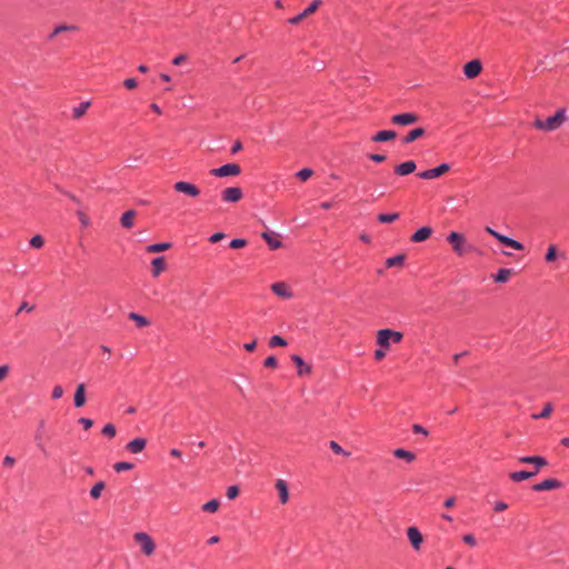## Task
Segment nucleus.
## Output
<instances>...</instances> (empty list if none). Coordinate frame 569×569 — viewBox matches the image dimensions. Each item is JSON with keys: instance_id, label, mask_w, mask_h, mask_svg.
Wrapping results in <instances>:
<instances>
[{"instance_id": "nucleus-1", "label": "nucleus", "mask_w": 569, "mask_h": 569, "mask_svg": "<svg viewBox=\"0 0 569 569\" xmlns=\"http://www.w3.org/2000/svg\"><path fill=\"white\" fill-rule=\"evenodd\" d=\"M568 120L566 108H559L553 116L546 119L536 118L533 127L545 132L559 129Z\"/></svg>"}, {"instance_id": "nucleus-2", "label": "nucleus", "mask_w": 569, "mask_h": 569, "mask_svg": "<svg viewBox=\"0 0 569 569\" xmlns=\"http://www.w3.org/2000/svg\"><path fill=\"white\" fill-rule=\"evenodd\" d=\"M447 241L451 244L452 250L460 257L473 249V247L467 242L465 236L457 231H451L447 236Z\"/></svg>"}, {"instance_id": "nucleus-3", "label": "nucleus", "mask_w": 569, "mask_h": 569, "mask_svg": "<svg viewBox=\"0 0 569 569\" xmlns=\"http://www.w3.org/2000/svg\"><path fill=\"white\" fill-rule=\"evenodd\" d=\"M133 540L140 546L141 552L144 556L150 557L154 553L156 542L149 533L143 531L136 532Z\"/></svg>"}, {"instance_id": "nucleus-4", "label": "nucleus", "mask_w": 569, "mask_h": 569, "mask_svg": "<svg viewBox=\"0 0 569 569\" xmlns=\"http://www.w3.org/2000/svg\"><path fill=\"white\" fill-rule=\"evenodd\" d=\"M241 172V167L238 163H227L219 168L210 170V174L214 177H229L238 176Z\"/></svg>"}, {"instance_id": "nucleus-5", "label": "nucleus", "mask_w": 569, "mask_h": 569, "mask_svg": "<svg viewBox=\"0 0 569 569\" xmlns=\"http://www.w3.org/2000/svg\"><path fill=\"white\" fill-rule=\"evenodd\" d=\"M173 190L190 198H197L201 192L196 184L187 181H177L173 184Z\"/></svg>"}, {"instance_id": "nucleus-6", "label": "nucleus", "mask_w": 569, "mask_h": 569, "mask_svg": "<svg viewBox=\"0 0 569 569\" xmlns=\"http://www.w3.org/2000/svg\"><path fill=\"white\" fill-rule=\"evenodd\" d=\"M419 120L418 114L413 112H406V113H399L395 114L390 118V121L392 124L396 126H410L416 123Z\"/></svg>"}, {"instance_id": "nucleus-7", "label": "nucleus", "mask_w": 569, "mask_h": 569, "mask_svg": "<svg viewBox=\"0 0 569 569\" xmlns=\"http://www.w3.org/2000/svg\"><path fill=\"white\" fill-rule=\"evenodd\" d=\"M243 192L240 187H228L221 192V199L224 202H238L242 199Z\"/></svg>"}, {"instance_id": "nucleus-8", "label": "nucleus", "mask_w": 569, "mask_h": 569, "mask_svg": "<svg viewBox=\"0 0 569 569\" xmlns=\"http://www.w3.org/2000/svg\"><path fill=\"white\" fill-rule=\"evenodd\" d=\"M449 169H450V167L448 163H441L440 166H438L436 168L419 172L418 177L421 179H425V180H430V179H435V178L442 176Z\"/></svg>"}, {"instance_id": "nucleus-9", "label": "nucleus", "mask_w": 569, "mask_h": 569, "mask_svg": "<svg viewBox=\"0 0 569 569\" xmlns=\"http://www.w3.org/2000/svg\"><path fill=\"white\" fill-rule=\"evenodd\" d=\"M481 70H482V64H481L480 60H478V59H473V60L467 62L463 67V73H465L466 78H468V79L476 78L477 76L480 74Z\"/></svg>"}, {"instance_id": "nucleus-10", "label": "nucleus", "mask_w": 569, "mask_h": 569, "mask_svg": "<svg viewBox=\"0 0 569 569\" xmlns=\"http://www.w3.org/2000/svg\"><path fill=\"white\" fill-rule=\"evenodd\" d=\"M407 538L416 551L420 550L423 538L417 527H409L407 529Z\"/></svg>"}, {"instance_id": "nucleus-11", "label": "nucleus", "mask_w": 569, "mask_h": 569, "mask_svg": "<svg viewBox=\"0 0 569 569\" xmlns=\"http://www.w3.org/2000/svg\"><path fill=\"white\" fill-rule=\"evenodd\" d=\"M519 462L533 465L537 473L539 470L548 465V461L545 457L541 456H522L519 458Z\"/></svg>"}, {"instance_id": "nucleus-12", "label": "nucleus", "mask_w": 569, "mask_h": 569, "mask_svg": "<svg viewBox=\"0 0 569 569\" xmlns=\"http://www.w3.org/2000/svg\"><path fill=\"white\" fill-rule=\"evenodd\" d=\"M562 486V483L553 478L545 479L543 481L536 483L532 486L533 491H547V490H553L558 489Z\"/></svg>"}, {"instance_id": "nucleus-13", "label": "nucleus", "mask_w": 569, "mask_h": 569, "mask_svg": "<svg viewBox=\"0 0 569 569\" xmlns=\"http://www.w3.org/2000/svg\"><path fill=\"white\" fill-rule=\"evenodd\" d=\"M291 361L298 367V376L302 377L311 372V366L306 363L299 355H291Z\"/></svg>"}, {"instance_id": "nucleus-14", "label": "nucleus", "mask_w": 569, "mask_h": 569, "mask_svg": "<svg viewBox=\"0 0 569 569\" xmlns=\"http://www.w3.org/2000/svg\"><path fill=\"white\" fill-rule=\"evenodd\" d=\"M147 440L144 438H134L131 441H129L126 446V449L130 453H140L146 448Z\"/></svg>"}, {"instance_id": "nucleus-15", "label": "nucleus", "mask_w": 569, "mask_h": 569, "mask_svg": "<svg viewBox=\"0 0 569 569\" xmlns=\"http://www.w3.org/2000/svg\"><path fill=\"white\" fill-rule=\"evenodd\" d=\"M166 260L163 257H156L151 260V274L158 278L166 270Z\"/></svg>"}, {"instance_id": "nucleus-16", "label": "nucleus", "mask_w": 569, "mask_h": 569, "mask_svg": "<svg viewBox=\"0 0 569 569\" xmlns=\"http://www.w3.org/2000/svg\"><path fill=\"white\" fill-rule=\"evenodd\" d=\"M416 162L413 160H408L406 162L398 164L395 168V173L398 176H408L416 170Z\"/></svg>"}, {"instance_id": "nucleus-17", "label": "nucleus", "mask_w": 569, "mask_h": 569, "mask_svg": "<svg viewBox=\"0 0 569 569\" xmlns=\"http://www.w3.org/2000/svg\"><path fill=\"white\" fill-rule=\"evenodd\" d=\"M262 238L271 250H276L282 247V242L279 239V234L274 232H263Z\"/></svg>"}, {"instance_id": "nucleus-18", "label": "nucleus", "mask_w": 569, "mask_h": 569, "mask_svg": "<svg viewBox=\"0 0 569 569\" xmlns=\"http://www.w3.org/2000/svg\"><path fill=\"white\" fill-rule=\"evenodd\" d=\"M271 290L274 295L281 298H291L292 292L284 282H274L271 284Z\"/></svg>"}, {"instance_id": "nucleus-19", "label": "nucleus", "mask_w": 569, "mask_h": 569, "mask_svg": "<svg viewBox=\"0 0 569 569\" xmlns=\"http://www.w3.org/2000/svg\"><path fill=\"white\" fill-rule=\"evenodd\" d=\"M390 329H381L377 332V343L382 349H389L391 343Z\"/></svg>"}, {"instance_id": "nucleus-20", "label": "nucleus", "mask_w": 569, "mask_h": 569, "mask_svg": "<svg viewBox=\"0 0 569 569\" xmlns=\"http://www.w3.org/2000/svg\"><path fill=\"white\" fill-rule=\"evenodd\" d=\"M274 487H276V489H277V491L279 493L280 502L282 505L287 503L288 499H289V492H288V485H287L286 480L278 479L276 481Z\"/></svg>"}, {"instance_id": "nucleus-21", "label": "nucleus", "mask_w": 569, "mask_h": 569, "mask_svg": "<svg viewBox=\"0 0 569 569\" xmlns=\"http://www.w3.org/2000/svg\"><path fill=\"white\" fill-rule=\"evenodd\" d=\"M86 403V387L84 383L78 385L74 397H73V405L76 408H81Z\"/></svg>"}, {"instance_id": "nucleus-22", "label": "nucleus", "mask_w": 569, "mask_h": 569, "mask_svg": "<svg viewBox=\"0 0 569 569\" xmlns=\"http://www.w3.org/2000/svg\"><path fill=\"white\" fill-rule=\"evenodd\" d=\"M431 233L432 229L430 227H422L411 234L410 240L412 242H422L427 240Z\"/></svg>"}, {"instance_id": "nucleus-23", "label": "nucleus", "mask_w": 569, "mask_h": 569, "mask_svg": "<svg viewBox=\"0 0 569 569\" xmlns=\"http://www.w3.org/2000/svg\"><path fill=\"white\" fill-rule=\"evenodd\" d=\"M536 475H537V470H533V471L520 470V471L510 472L509 478L515 482H520V481L527 480L531 477H535Z\"/></svg>"}, {"instance_id": "nucleus-24", "label": "nucleus", "mask_w": 569, "mask_h": 569, "mask_svg": "<svg viewBox=\"0 0 569 569\" xmlns=\"http://www.w3.org/2000/svg\"><path fill=\"white\" fill-rule=\"evenodd\" d=\"M396 132L393 130H381L378 131L375 136L371 137L373 142H386L396 138Z\"/></svg>"}, {"instance_id": "nucleus-25", "label": "nucleus", "mask_w": 569, "mask_h": 569, "mask_svg": "<svg viewBox=\"0 0 569 569\" xmlns=\"http://www.w3.org/2000/svg\"><path fill=\"white\" fill-rule=\"evenodd\" d=\"M425 134V129L423 128H415L412 130H410L403 138H402V142L405 144H409L413 141H416L417 139L421 138L422 136Z\"/></svg>"}, {"instance_id": "nucleus-26", "label": "nucleus", "mask_w": 569, "mask_h": 569, "mask_svg": "<svg viewBox=\"0 0 569 569\" xmlns=\"http://www.w3.org/2000/svg\"><path fill=\"white\" fill-rule=\"evenodd\" d=\"M393 456L398 459H403L407 462H412L416 459V455L403 448H397L393 450Z\"/></svg>"}, {"instance_id": "nucleus-27", "label": "nucleus", "mask_w": 569, "mask_h": 569, "mask_svg": "<svg viewBox=\"0 0 569 569\" xmlns=\"http://www.w3.org/2000/svg\"><path fill=\"white\" fill-rule=\"evenodd\" d=\"M498 241H500L505 246L510 247V248H512L515 250H522L523 249V244L521 242H519L518 240H515V239H512L510 237H507L505 234H501L500 237H498Z\"/></svg>"}, {"instance_id": "nucleus-28", "label": "nucleus", "mask_w": 569, "mask_h": 569, "mask_svg": "<svg viewBox=\"0 0 569 569\" xmlns=\"http://www.w3.org/2000/svg\"><path fill=\"white\" fill-rule=\"evenodd\" d=\"M137 212L134 210H128L121 216V226L126 229H130L133 227V219Z\"/></svg>"}, {"instance_id": "nucleus-29", "label": "nucleus", "mask_w": 569, "mask_h": 569, "mask_svg": "<svg viewBox=\"0 0 569 569\" xmlns=\"http://www.w3.org/2000/svg\"><path fill=\"white\" fill-rule=\"evenodd\" d=\"M169 248H171V243L170 242H159V243H153V244L147 246L146 251L148 253H156V252L166 251Z\"/></svg>"}, {"instance_id": "nucleus-30", "label": "nucleus", "mask_w": 569, "mask_h": 569, "mask_svg": "<svg viewBox=\"0 0 569 569\" xmlns=\"http://www.w3.org/2000/svg\"><path fill=\"white\" fill-rule=\"evenodd\" d=\"M89 107H90L89 101H83V102L79 103L77 107H74L72 109V117L74 119L81 118L87 112Z\"/></svg>"}, {"instance_id": "nucleus-31", "label": "nucleus", "mask_w": 569, "mask_h": 569, "mask_svg": "<svg viewBox=\"0 0 569 569\" xmlns=\"http://www.w3.org/2000/svg\"><path fill=\"white\" fill-rule=\"evenodd\" d=\"M403 262H405V254H397L393 257H389L386 260V266L388 268L400 267L403 264Z\"/></svg>"}, {"instance_id": "nucleus-32", "label": "nucleus", "mask_w": 569, "mask_h": 569, "mask_svg": "<svg viewBox=\"0 0 569 569\" xmlns=\"http://www.w3.org/2000/svg\"><path fill=\"white\" fill-rule=\"evenodd\" d=\"M129 319L133 320L139 328L147 327L150 323V321L146 317L136 312H130Z\"/></svg>"}, {"instance_id": "nucleus-33", "label": "nucleus", "mask_w": 569, "mask_h": 569, "mask_svg": "<svg viewBox=\"0 0 569 569\" xmlns=\"http://www.w3.org/2000/svg\"><path fill=\"white\" fill-rule=\"evenodd\" d=\"M511 274V270L507 268H501L498 270V272L493 276V279L496 282H507L509 277Z\"/></svg>"}, {"instance_id": "nucleus-34", "label": "nucleus", "mask_w": 569, "mask_h": 569, "mask_svg": "<svg viewBox=\"0 0 569 569\" xmlns=\"http://www.w3.org/2000/svg\"><path fill=\"white\" fill-rule=\"evenodd\" d=\"M106 483L103 481H98L91 489H90V497L92 499H99L101 497L102 490L104 489Z\"/></svg>"}, {"instance_id": "nucleus-35", "label": "nucleus", "mask_w": 569, "mask_h": 569, "mask_svg": "<svg viewBox=\"0 0 569 569\" xmlns=\"http://www.w3.org/2000/svg\"><path fill=\"white\" fill-rule=\"evenodd\" d=\"M551 412H552V406L550 403H546L543 409H542V411L539 412V413L531 415V418L533 420H539V419L548 418Z\"/></svg>"}, {"instance_id": "nucleus-36", "label": "nucleus", "mask_w": 569, "mask_h": 569, "mask_svg": "<svg viewBox=\"0 0 569 569\" xmlns=\"http://www.w3.org/2000/svg\"><path fill=\"white\" fill-rule=\"evenodd\" d=\"M399 218V213H380L378 216V221L381 223H391Z\"/></svg>"}, {"instance_id": "nucleus-37", "label": "nucleus", "mask_w": 569, "mask_h": 569, "mask_svg": "<svg viewBox=\"0 0 569 569\" xmlns=\"http://www.w3.org/2000/svg\"><path fill=\"white\" fill-rule=\"evenodd\" d=\"M286 346H287V341L281 336L274 335L269 339L270 348L286 347Z\"/></svg>"}, {"instance_id": "nucleus-38", "label": "nucleus", "mask_w": 569, "mask_h": 569, "mask_svg": "<svg viewBox=\"0 0 569 569\" xmlns=\"http://www.w3.org/2000/svg\"><path fill=\"white\" fill-rule=\"evenodd\" d=\"M219 500L211 499L202 506V510L207 512H216L219 509Z\"/></svg>"}, {"instance_id": "nucleus-39", "label": "nucleus", "mask_w": 569, "mask_h": 569, "mask_svg": "<svg viewBox=\"0 0 569 569\" xmlns=\"http://www.w3.org/2000/svg\"><path fill=\"white\" fill-rule=\"evenodd\" d=\"M329 448L336 453V455H342L348 457L350 453L346 451L337 441L331 440L329 442Z\"/></svg>"}, {"instance_id": "nucleus-40", "label": "nucleus", "mask_w": 569, "mask_h": 569, "mask_svg": "<svg viewBox=\"0 0 569 569\" xmlns=\"http://www.w3.org/2000/svg\"><path fill=\"white\" fill-rule=\"evenodd\" d=\"M556 258H557V248L555 244H550L547 249L545 260L547 262H552L556 260Z\"/></svg>"}, {"instance_id": "nucleus-41", "label": "nucleus", "mask_w": 569, "mask_h": 569, "mask_svg": "<svg viewBox=\"0 0 569 569\" xmlns=\"http://www.w3.org/2000/svg\"><path fill=\"white\" fill-rule=\"evenodd\" d=\"M132 468H133V465L131 462H127V461H120V462H117L113 465V469L117 472L131 470Z\"/></svg>"}, {"instance_id": "nucleus-42", "label": "nucleus", "mask_w": 569, "mask_h": 569, "mask_svg": "<svg viewBox=\"0 0 569 569\" xmlns=\"http://www.w3.org/2000/svg\"><path fill=\"white\" fill-rule=\"evenodd\" d=\"M29 243L32 248L40 249L43 247L44 240L40 234H36L30 239Z\"/></svg>"}, {"instance_id": "nucleus-43", "label": "nucleus", "mask_w": 569, "mask_h": 569, "mask_svg": "<svg viewBox=\"0 0 569 569\" xmlns=\"http://www.w3.org/2000/svg\"><path fill=\"white\" fill-rule=\"evenodd\" d=\"M102 435L108 437V438H113L117 433V430H116V427L112 425V423H107L102 430H101Z\"/></svg>"}, {"instance_id": "nucleus-44", "label": "nucleus", "mask_w": 569, "mask_h": 569, "mask_svg": "<svg viewBox=\"0 0 569 569\" xmlns=\"http://www.w3.org/2000/svg\"><path fill=\"white\" fill-rule=\"evenodd\" d=\"M321 4V0H313L303 11L302 13L305 14V17L313 13L318 8L319 6Z\"/></svg>"}, {"instance_id": "nucleus-45", "label": "nucleus", "mask_w": 569, "mask_h": 569, "mask_svg": "<svg viewBox=\"0 0 569 569\" xmlns=\"http://www.w3.org/2000/svg\"><path fill=\"white\" fill-rule=\"evenodd\" d=\"M297 178L301 181H307L312 176V170L309 168H303L297 172Z\"/></svg>"}, {"instance_id": "nucleus-46", "label": "nucleus", "mask_w": 569, "mask_h": 569, "mask_svg": "<svg viewBox=\"0 0 569 569\" xmlns=\"http://www.w3.org/2000/svg\"><path fill=\"white\" fill-rule=\"evenodd\" d=\"M246 244H247V241L244 239L237 238V239H232L230 241L229 247L231 249H239V248H243Z\"/></svg>"}, {"instance_id": "nucleus-47", "label": "nucleus", "mask_w": 569, "mask_h": 569, "mask_svg": "<svg viewBox=\"0 0 569 569\" xmlns=\"http://www.w3.org/2000/svg\"><path fill=\"white\" fill-rule=\"evenodd\" d=\"M57 28H58V31H60V33L66 32V31L76 32L79 30V27L76 24H60Z\"/></svg>"}, {"instance_id": "nucleus-48", "label": "nucleus", "mask_w": 569, "mask_h": 569, "mask_svg": "<svg viewBox=\"0 0 569 569\" xmlns=\"http://www.w3.org/2000/svg\"><path fill=\"white\" fill-rule=\"evenodd\" d=\"M63 396V388L60 385L53 387L51 391V398L57 400Z\"/></svg>"}, {"instance_id": "nucleus-49", "label": "nucleus", "mask_w": 569, "mask_h": 569, "mask_svg": "<svg viewBox=\"0 0 569 569\" xmlns=\"http://www.w3.org/2000/svg\"><path fill=\"white\" fill-rule=\"evenodd\" d=\"M390 333H391L390 335L391 342H393V343L401 342V340L403 338V335L400 331H396V330L390 329Z\"/></svg>"}, {"instance_id": "nucleus-50", "label": "nucleus", "mask_w": 569, "mask_h": 569, "mask_svg": "<svg viewBox=\"0 0 569 569\" xmlns=\"http://www.w3.org/2000/svg\"><path fill=\"white\" fill-rule=\"evenodd\" d=\"M263 365L268 368H276L278 366V360L274 356H269L264 359Z\"/></svg>"}, {"instance_id": "nucleus-51", "label": "nucleus", "mask_w": 569, "mask_h": 569, "mask_svg": "<svg viewBox=\"0 0 569 569\" xmlns=\"http://www.w3.org/2000/svg\"><path fill=\"white\" fill-rule=\"evenodd\" d=\"M239 495V488L237 486H230L227 489V497L229 499H234Z\"/></svg>"}, {"instance_id": "nucleus-52", "label": "nucleus", "mask_w": 569, "mask_h": 569, "mask_svg": "<svg viewBox=\"0 0 569 569\" xmlns=\"http://www.w3.org/2000/svg\"><path fill=\"white\" fill-rule=\"evenodd\" d=\"M462 540H463L465 543H467V545H469L471 547H475L477 545V540H476L475 536L471 535V533L465 535L462 537Z\"/></svg>"}, {"instance_id": "nucleus-53", "label": "nucleus", "mask_w": 569, "mask_h": 569, "mask_svg": "<svg viewBox=\"0 0 569 569\" xmlns=\"http://www.w3.org/2000/svg\"><path fill=\"white\" fill-rule=\"evenodd\" d=\"M123 86L129 89V90H132V89H136L137 86H138V82L134 78H128L123 81Z\"/></svg>"}, {"instance_id": "nucleus-54", "label": "nucleus", "mask_w": 569, "mask_h": 569, "mask_svg": "<svg viewBox=\"0 0 569 569\" xmlns=\"http://www.w3.org/2000/svg\"><path fill=\"white\" fill-rule=\"evenodd\" d=\"M412 431H413V433H421V435H423L425 437H427V436H428V431H427V429H426L425 427H422L421 425H418V423H415V425L412 426Z\"/></svg>"}, {"instance_id": "nucleus-55", "label": "nucleus", "mask_w": 569, "mask_h": 569, "mask_svg": "<svg viewBox=\"0 0 569 569\" xmlns=\"http://www.w3.org/2000/svg\"><path fill=\"white\" fill-rule=\"evenodd\" d=\"M79 423L82 425V427L86 430H88V429H90L92 427L93 421L90 418L82 417V418L79 419Z\"/></svg>"}, {"instance_id": "nucleus-56", "label": "nucleus", "mask_w": 569, "mask_h": 569, "mask_svg": "<svg viewBox=\"0 0 569 569\" xmlns=\"http://www.w3.org/2000/svg\"><path fill=\"white\" fill-rule=\"evenodd\" d=\"M10 371V367L8 365L0 366V381L4 380Z\"/></svg>"}, {"instance_id": "nucleus-57", "label": "nucleus", "mask_w": 569, "mask_h": 569, "mask_svg": "<svg viewBox=\"0 0 569 569\" xmlns=\"http://www.w3.org/2000/svg\"><path fill=\"white\" fill-rule=\"evenodd\" d=\"M33 309H34V306H30L28 302L23 301L20 305L17 313H20L22 311L31 312Z\"/></svg>"}, {"instance_id": "nucleus-58", "label": "nucleus", "mask_w": 569, "mask_h": 569, "mask_svg": "<svg viewBox=\"0 0 569 569\" xmlns=\"http://www.w3.org/2000/svg\"><path fill=\"white\" fill-rule=\"evenodd\" d=\"M508 508V505L503 501H497L493 506V510L496 512L505 511Z\"/></svg>"}, {"instance_id": "nucleus-59", "label": "nucleus", "mask_w": 569, "mask_h": 569, "mask_svg": "<svg viewBox=\"0 0 569 569\" xmlns=\"http://www.w3.org/2000/svg\"><path fill=\"white\" fill-rule=\"evenodd\" d=\"M224 238V233L222 232H216L209 237V241L211 243H216Z\"/></svg>"}, {"instance_id": "nucleus-60", "label": "nucleus", "mask_w": 569, "mask_h": 569, "mask_svg": "<svg viewBox=\"0 0 569 569\" xmlns=\"http://www.w3.org/2000/svg\"><path fill=\"white\" fill-rule=\"evenodd\" d=\"M368 157L375 162H383L386 160V156L379 153H371Z\"/></svg>"}, {"instance_id": "nucleus-61", "label": "nucleus", "mask_w": 569, "mask_h": 569, "mask_svg": "<svg viewBox=\"0 0 569 569\" xmlns=\"http://www.w3.org/2000/svg\"><path fill=\"white\" fill-rule=\"evenodd\" d=\"M386 350H387V349H382V348L377 349V350L375 351V359H376L377 361L382 360V359L386 357Z\"/></svg>"}, {"instance_id": "nucleus-62", "label": "nucleus", "mask_w": 569, "mask_h": 569, "mask_svg": "<svg viewBox=\"0 0 569 569\" xmlns=\"http://www.w3.org/2000/svg\"><path fill=\"white\" fill-rule=\"evenodd\" d=\"M303 18H306V17H305V14L301 12V13H299V14H297V16H295V17L290 18V19H288V22H289L290 24H297V23H299Z\"/></svg>"}, {"instance_id": "nucleus-63", "label": "nucleus", "mask_w": 569, "mask_h": 569, "mask_svg": "<svg viewBox=\"0 0 569 569\" xmlns=\"http://www.w3.org/2000/svg\"><path fill=\"white\" fill-rule=\"evenodd\" d=\"M187 57L184 54H179L172 59V64L180 66L182 62H184Z\"/></svg>"}, {"instance_id": "nucleus-64", "label": "nucleus", "mask_w": 569, "mask_h": 569, "mask_svg": "<svg viewBox=\"0 0 569 569\" xmlns=\"http://www.w3.org/2000/svg\"><path fill=\"white\" fill-rule=\"evenodd\" d=\"M257 347V341L256 340H252L250 342H247L243 345V348L244 350L249 351V352H252Z\"/></svg>"}]
</instances>
